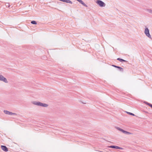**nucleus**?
Masks as SVG:
<instances>
[{
	"mask_svg": "<svg viewBox=\"0 0 152 152\" xmlns=\"http://www.w3.org/2000/svg\"><path fill=\"white\" fill-rule=\"evenodd\" d=\"M32 103L35 105L44 107H47L48 106V105L47 104L39 102L34 101L32 102Z\"/></svg>",
	"mask_w": 152,
	"mask_h": 152,
	"instance_id": "f257e3e1",
	"label": "nucleus"
},
{
	"mask_svg": "<svg viewBox=\"0 0 152 152\" xmlns=\"http://www.w3.org/2000/svg\"><path fill=\"white\" fill-rule=\"evenodd\" d=\"M96 3L100 7H104L105 6V4L102 1L100 0H97Z\"/></svg>",
	"mask_w": 152,
	"mask_h": 152,
	"instance_id": "f03ea898",
	"label": "nucleus"
},
{
	"mask_svg": "<svg viewBox=\"0 0 152 152\" xmlns=\"http://www.w3.org/2000/svg\"><path fill=\"white\" fill-rule=\"evenodd\" d=\"M145 33L146 35L149 38H151V36L149 33V31L148 28H146L145 30Z\"/></svg>",
	"mask_w": 152,
	"mask_h": 152,
	"instance_id": "7ed1b4c3",
	"label": "nucleus"
},
{
	"mask_svg": "<svg viewBox=\"0 0 152 152\" xmlns=\"http://www.w3.org/2000/svg\"><path fill=\"white\" fill-rule=\"evenodd\" d=\"M0 81H2L6 83H8L7 79L2 75H0Z\"/></svg>",
	"mask_w": 152,
	"mask_h": 152,
	"instance_id": "20e7f679",
	"label": "nucleus"
},
{
	"mask_svg": "<svg viewBox=\"0 0 152 152\" xmlns=\"http://www.w3.org/2000/svg\"><path fill=\"white\" fill-rule=\"evenodd\" d=\"M108 147L118 149H123V148H122L119 147L115 145H111L108 146Z\"/></svg>",
	"mask_w": 152,
	"mask_h": 152,
	"instance_id": "39448f33",
	"label": "nucleus"
},
{
	"mask_svg": "<svg viewBox=\"0 0 152 152\" xmlns=\"http://www.w3.org/2000/svg\"><path fill=\"white\" fill-rule=\"evenodd\" d=\"M1 149L4 151H8V148L5 146L1 145Z\"/></svg>",
	"mask_w": 152,
	"mask_h": 152,
	"instance_id": "423d86ee",
	"label": "nucleus"
},
{
	"mask_svg": "<svg viewBox=\"0 0 152 152\" xmlns=\"http://www.w3.org/2000/svg\"><path fill=\"white\" fill-rule=\"evenodd\" d=\"M112 66L115 67L119 69V70L123 72L124 71V69H123V68L120 66H117L116 65H112Z\"/></svg>",
	"mask_w": 152,
	"mask_h": 152,
	"instance_id": "0eeeda50",
	"label": "nucleus"
},
{
	"mask_svg": "<svg viewBox=\"0 0 152 152\" xmlns=\"http://www.w3.org/2000/svg\"><path fill=\"white\" fill-rule=\"evenodd\" d=\"M60 1H63V2H66L67 3H69L72 4V2L70 0H59Z\"/></svg>",
	"mask_w": 152,
	"mask_h": 152,
	"instance_id": "6e6552de",
	"label": "nucleus"
},
{
	"mask_svg": "<svg viewBox=\"0 0 152 152\" xmlns=\"http://www.w3.org/2000/svg\"><path fill=\"white\" fill-rule=\"evenodd\" d=\"M4 112L6 114L8 115H11V112H10L6 110H4Z\"/></svg>",
	"mask_w": 152,
	"mask_h": 152,
	"instance_id": "1a4fd4ad",
	"label": "nucleus"
},
{
	"mask_svg": "<svg viewBox=\"0 0 152 152\" xmlns=\"http://www.w3.org/2000/svg\"><path fill=\"white\" fill-rule=\"evenodd\" d=\"M117 60H118L120 61V62H125L126 61L125 60H124L122 59L121 58H118L117 59Z\"/></svg>",
	"mask_w": 152,
	"mask_h": 152,
	"instance_id": "9d476101",
	"label": "nucleus"
},
{
	"mask_svg": "<svg viewBox=\"0 0 152 152\" xmlns=\"http://www.w3.org/2000/svg\"><path fill=\"white\" fill-rule=\"evenodd\" d=\"M146 10L149 13L152 14V10L148 9Z\"/></svg>",
	"mask_w": 152,
	"mask_h": 152,
	"instance_id": "9b49d317",
	"label": "nucleus"
},
{
	"mask_svg": "<svg viewBox=\"0 0 152 152\" xmlns=\"http://www.w3.org/2000/svg\"><path fill=\"white\" fill-rule=\"evenodd\" d=\"M31 23L32 24H35V25L37 24V23L34 20L32 21L31 22Z\"/></svg>",
	"mask_w": 152,
	"mask_h": 152,
	"instance_id": "f8f14e48",
	"label": "nucleus"
},
{
	"mask_svg": "<svg viewBox=\"0 0 152 152\" xmlns=\"http://www.w3.org/2000/svg\"><path fill=\"white\" fill-rule=\"evenodd\" d=\"M126 113H128V114H129V115H132L133 116H134L135 115L133 113H130V112H126Z\"/></svg>",
	"mask_w": 152,
	"mask_h": 152,
	"instance_id": "ddd939ff",
	"label": "nucleus"
},
{
	"mask_svg": "<svg viewBox=\"0 0 152 152\" xmlns=\"http://www.w3.org/2000/svg\"><path fill=\"white\" fill-rule=\"evenodd\" d=\"M125 134H131L132 133L130 132L126 131Z\"/></svg>",
	"mask_w": 152,
	"mask_h": 152,
	"instance_id": "4468645a",
	"label": "nucleus"
},
{
	"mask_svg": "<svg viewBox=\"0 0 152 152\" xmlns=\"http://www.w3.org/2000/svg\"><path fill=\"white\" fill-rule=\"evenodd\" d=\"M116 128L118 130L121 131V130L122 129L120 128H119L118 127H116Z\"/></svg>",
	"mask_w": 152,
	"mask_h": 152,
	"instance_id": "2eb2a0df",
	"label": "nucleus"
},
{
	"mask_svg": "<svg viewBox=\"0 0 152 152\" xmlns=\"http://www.w3.org/2000/svg\"><path fill=\"white\" fill-rule=\"evenodd\" d=\"M6 6L8 7H10V4L8 3H6Z\"/></svg>",
	"mask_w": 152,
	"mask_h": 152,
	"instance_id": "dca6fc26",
	"label": "nucleus"
},
{
	"mask_svg": "<svg viewBox=\"0 0 152 152\" xmlns=\"http://www.w3.org/2000/svg\"><path fill=\"white\" fill-rule=\"evenodd\" d=\"M126 131L124 130L123 129H122L121 131V132H122L124 134L125 133Z\"/></svg>",
	"mask_w": 152,
	"mask_h": 152,
	"instance_id": "f3484780",
	"label": "nucleus"
},
{
	"mask_svg": "<svg viewBox=\"0 0 152 152\" xmlns=\"http://www.w3.org/2000/svg\"><path fill=\"white\" fill-rule=\"evenodd\" d=\"M126 131L124 130L123 129H122L121 131V132H122L124 134L125 133Z\"/></svg>",
	"mask_w": 152,
	"mask_h": 152,
	"instance_id": "a211bd4d",
	"label": "nucleus"
},
{
	"mask_svg": "<svg viewBox=\"0 0 152 152\" xmlns=\"http://www.w3.org/2000/svg\"><path fill=\"white\" fill-rule=\"evenodd\" d=\"M17 114L15 113H13L11 112V115H16Z\"/></svg>",
	"mask_w": 152,
	"mask_h": 152,
	"instance_id": "6ab92c4d",
	"label": "nucleus"
},
{
	"mask_svg": "<svg viewBox=\"0 0 152 152\" xmlns=\"http://www.w3.org/2000/svg\"><path fill=\"white\" fill-rule=\"evenodd\" d=\"M144 103H145L146 104H147V105H149V104H150V103H148V102H144Z\"/></svg>",
	"mask_w": 152,
	"mask_h": 152,
	"instance_id": "aec40b11",
	"label": "nucleus"
},
{
	"mask_svg": "<svg viewBox=\"0 0 152 152\" xmlns=\"http://www.w3.org/2000/svg\"><path fill=\"white\" fill-rule=\"evenodd\" d=\"M149 106L152 108V104H149Z\"/></svg>",
	"mask_w": 152,
	"mask_h": 152,
	"instance_id": "412c9836",
	"label": "nucleus"
}]
</instances>
